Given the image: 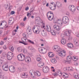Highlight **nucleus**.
<instances>
[{
  "instance_id": "46",
  "label": "nucleus",
  "mask_w": 79,
  "mask_h": 79,
  "mask_svg": "<svg viewBox=\"0 0 79 79\" xmlns=\"http://www.w3.org/2000/svg\"><path fill=\"white\" fill-rule=\"evenodd\" d=\"M15 13V12L14 11H11L10 15H14Z\"/></svg>"
},
{
  "instance_id": "25",
  "label": "nucleus",
  "mask_w": 79,
  "mask_h": 79,
  "mask_svg": "<svg viewBox=\"0 0 79 79\" xmlns=\"http://www.w3.org/2000/svg\"><path fill=\"white\" fill-rule=\"evenodd\" d=\"M11 57V56H8V55H7V59L8 60H9L10 61L12 59V57Z\"/></svg>"
},
{
  "instance_id": "57",
  "label": "nucleus",
  "mask_w": 79,
  "mask_h": 79,
  "mask_svg": "<svg viewBox=\"0 0 79 79\" xmlns=\"http://www.w3.org/2000/svg\"><path fill=\"white\" fill-rule=\"evenodd\" d=\"M53 22H54V23H57V20L56 21L55 20V19H54L53 20Z\"/></svg>"
},
{
  "instance_id": "55",
  "label": "nucleus",
  "mask_w": 79,
  "mask_h": 79,
  "mask_svg": "<svg viewBox=\"0 0 79 79\" xmlns=\"http://www.w3.org/2000/svg\"><path fill=\"white\" fill-rule=\"evenodd\" d=\"M16 34V32H14V31H13V33L12 34V35H15Z\"/></svg>"
},
{
  "instance_id": "11",
  "label": "nucleus",
  "mask_w": 79,
  "mask_h": 79,
  "mask_svg": "<svg viewBox=\"0 0 79 79\" xmlns=\"http://www.w3.org/2000/svg\"><path fill=\"white\" fill-rule=\"evenodd\" d=\"M43 71L45 73H47L49 71V68L47 67H44L43 69Z\"/></svg>"
},
{
  "instance_id": "45",
  "label": "nucleus",
  "mask_w": 79,
  "mask_h": 79,
  "mask_svg": "<svg viewBox=\"0 0 79 79\" xmlns=\"http://www.w3.org/2000/svg\"><path fill=\"white\" fill-rule=\"evenodd\" d=\"M23 74H23L22 76V77H23V78H25V77H23V76H26V73H23Z\"/></svg>"
},
{
  "instance_id": "51",
  "label": "nucleus",
  "mask_w": 79,
  "mask_h": 79,
  "mask_svg": "<svg viewBox=\"0 0 79 79\" xmlns=\"http://www.w3.org/2000/svg\"><path fill=\"white\" fill-rule=\"evenodd\" d=\"M57 72H58V74H60L61 75H62V73H61V72L60 71H58Z\"/></svg>"
},
{
  "instance_id": "32",
  "label": "nucleus",
  "mask_w": 79,
  "mask_h": 79,
  "mask_svg": "<svg viewBox=\"0 0 79 79\" xmlns=\"http://www.w3.org/2000/svg\"><path fill=\"white\" fill-rule=\"evenodd\" d=\"M39 64H38V67H40V65H41V66H44V64H43V65L42 64V62H39Z\"/></svg>"
},
{
  "instance_id": "33",
  "label": "nucleus",
  "mask_w": 79,
  "mask_h": 79,
  "mask_svg": "<svg viewBox=\"0 0 79 79\" xmlns=\"http://www.w3.org/2000/svg\"><path fill=\"white\" fill-rule=\"evenodd\" d=\"M74 77L75 78V79H79V75L77 74V75H74Z\"/></svg>"
},
{
  "instance_id": "41",
  "label": "nucleus",
  "mask_w": 79,
  "mask_h": 79,
  "mask_svg": "<svg viewBox=\"0 0 79 79\" xmlns=\"http://www.w3.org/2000/svg\"><path fill=\"white\" fill-rule=\"evenodd\" d=\"M49 8L51 10H55V8H53L52 7H50V6H49Z\"/></svg>"
},
{
  "instance_id": "39",
  "label": "nucleus",
  "mask_w": 79,
  "mask_h": 79,
  "mask_svg": "<svg viewBox=\"0 0 79 79\" xmlns=\"http://www.w3.org/2000/svg\"><path fill=\"white\" fill-rule=\"evenodd\" d=\"M2 64H3V61L2 60H0V67H1Z\"/></svg>"
},
{
  "instance_id": "42",
  "label": "nucleus",
  "mask_w": 79,
  "mask_h": 79,
  "mask_svg": "<svg viewBox=\"0 0 79 79\" xmlns=\"http://www.w3.org/2000/svg\"><path fill=\"white\" fill-rule=\"evenodd\" d=\"M17 50H18V52H22V50H21V49H19V48H17Z\"/></svg>"
},
{
  "instance_id": "48",
  "label": "nucleus",
  "mask_w": 79,
  "mask_h": 79,
  "mask_svg": "<svg viewBox=\"0 0 79 79\" xmlns=\"http://www.w3.org/2000/svg\"><path fill=\"white\" fill-rule=\"evenodd\" d=\"M27 30H28V31L30 30V31H31V27H27Z\"/></svg>"
},
{
  "instance_id": "56",
  "label": "nucleus",
  "mask_w": 79,
  "mask_h": 79,
  "mask_svg": "<svg viewBox=\"0 0 79 79\" xmlns=\"http://www.w3.org/2000/svg\"><path fill=\"white\" fill-rule=\"evenodd\" d=\"M29 10V7L28 6H27V7H26L25 9V10L26 11H27V10Z\"/></svg>"
},
{
  "instance_id": "22",
  "label": "nucleus",
  "mask_w": 79,
  "mask_h": 79,
  "mask_svg": "<svg viewBox=\"0 0 79 79\" xmlns=\"http://www.w3.org/2000/svg\"><path fill=\"white\" fill-rule=\"evenodd\" d=\"M52 16L50 15L49 17H48V20L49 21H52L53 19V18H54V15H53L52 17L51 18Z\"/></svg>"
},
{
  "instance_id": "12",
  "label": "nucleus",
  "mask_w": 79,
  "mask_h": 79,
  "mask_svg": "<svg viewBox=\"0 0 79 79\" xmlns=\"http://www.w3.org/2000/svg\"><path fill=\"white\" fill-rule=\"evenodd\" d=\"M67 47L70 48H73V44L71 43L67 44Z\"/></svg>"
},
{
  "instance_id": "28",
  "label": "nucleus",
  "mask_w": 79,
  "mask_h": 79,
  "mask_svg": "<svg viewBox=\"0 0 79 79\" xmlns=\"http://www.w3.org/2000/svg\"><path fill=\"white\" fill-rule=\"evenodd\" d=\"M39 32H40V30L39 29V28H37V30H35V33L36 34H39Z\"/></svg>"
},
{
  "instance_id": "60",
  "label": "nucleus",
  "mask_w": 79,
  "mask_h": 79,
  "mask_svg": "<svg viewBox=\"0 0 79 79\" xmlns=\"http://www.w3.org/2000/svg\"><path fill=\"white\" fill-rule=\"evenodd\" d=\"M55 69H52V70H51V71H53V72H55Z\"/></svg>"
},
{
  "instance_id": "3",
  "label": "nucleus",
  "mask_w": 79,
  "mask_h": 79,
  "mask_svg": "<svg viewBox=\"0 0 79 79\" xmlns=\"http://www.w3.org/2000/svg\"><path fill=\"white\" fill-rule=\"evenodd\" d=\"M54 29L56 30V33L57 34H60V30H61V27H60L57 25H54L53 26Z\"/></svg>"
},
{
  "instance_id": "58",
  "label": "nucleus",
  "mask_w": 79,
  "mask_h": 79,
  "mask_svg": "<svg viewBox=\"0 0 79 79\" xmlns=\"http://www.w3.org/2000/svg\"><path fill=\"white\" fill-rule=\"evenodd\" d=\"M64 71H66V70H67V68L66 67H65L64 68Z\"/></svg>"
},
{
  "instance_id": "8",
  "label": "nucleus",
  "mask_w": 79,
  "mask_h": 79,
  "mask_svg": "<svg viewBox=\"0 0 79 79\" xmlns=\"http://www.w3.org/2000/svg\"><path fill=\"white\" fill-rule=\"evenodd\" d=\"M40 49L39 48V51H40L41 52V53L45 54L47 52V49H46V48H41Z\"/></svg>"
},
{
  "instance_id": "36",
  "label": "nucleus",
  "mask_w": 79,
  "mask_h": 79,
  "mask_svg": "<svg viewBox=\"0 0 79 79\" xmlns=\"http://www.w3.org/2000/svg\"><path fill=\"white\" fill-rule=\"evenodd\" d=\"M59 48V47H58V46H54V50H58V49Z\"/></svg>"
},
{
  "instance_id": "50",
  "label": "nucleus",
  "mask_w": 79,
  "mask_h": 79,
  "mask_svg": "<svg viewBox=\"0 0 79 79\" xmlns=\"http://www.w3.org/2000/svg\"><path fill=\"white\" fill-rule=\"evenodd\" d=\"M20 25L21 26L23 27V26H24V23H21Z\"/></svg>"
},
{
  "instance_id": "54",
  "label": "nucleus",
  "mask_w": 79,
  "mask_h": 79,
  "mask_svg": "<svg viewBox=\"0 0 79 79\" xmlns=\"http://www.w3.org/2000/svg\"><path fill=\"white\" fill-rule=\"evenodd\" d=\"M27 19V18H26V17H25L23 19V21H26V19Z\"/></svg>"
},
{
  "instance_id": "18",
  "label": "nucleus",
  "mask_w": 79,
  "mask_h": 79,
  "mask_svg": "<svg viewBox=\"0 0 79 79\" xmlns=\"http://www.w3.org/2000/svg\"><path fill=\"white\" fill-rule=\"evenodd\" d=\"M7 55L8 56H11L12 57H13V54L11 52H8Z\"/></svg>"
},
{
  "instance_id": "61",
  "label": "nucleus",
  "mask_w": 79,
  "mask_h": 79,
  "mask_svg": "<svg viewBox=\"0 0 79 79\" xmlns=\"http://www.w3.org/2000/svg\"><path fill=\"white\" fill-rule=\"evenodd\" d=\"M77 21H78V22H79V17H77Z\"/></svg>"
},
{
  "instance_id": "43",
  "label": "nucleus",
  "mask_w": 79,
  "mask_h": 79,
  "mask_svg": "<svg viewBox=\"0 0 79 79\" xmlns=\"http://www.w3.org/2000/svg\"><path fill=\"white\" fill-rule=\"evenodd\" d=\"M53 75L54 76H57V75H58V74H57V73H53Z\"/></svg>"
},
{
  "instance_id": "9",
  "label": "nucleus",
  "mask_w": 79,
  "mask_h": 79,
  "mask_svg": "<svg viewBox=\"0 0 79 79\" xmlns=\"http://www.w3.org/2000/svg\"><path fill=\"white\" fill-rule=\"evenodd\" d=\"M9 69L11 73H14V72L15 71V67L13 66V65L10 66Z\"/></svg>"
},
{
  "instance_id": "52",
  "label": "nucleus",
  "mask_w": 79,
  "mask_h": 79,
  "mask_svg": "<svg viewBox=\"0 0 79 79\" xmlns=\"http://www.w3.org/2000/svg\"><path fill=\"white\" fill-rule=\"evenodd\" d=\"M48 12L50 13V15H52L53 16L54 15H53V13H52V11H49Z\"/></svg>"
},
{
  "instance_id": "62",
  "label": "nucleus",
  "mask_w": 79,
  "mask_h": 79,
  "mask_svg": "<svg viewBox=\"0 0 79 79\" xmlns=\"http://www.w3.org/2000/svg\"><path fill=\"white\" fill-rule=\"evenodd\" d=\"M30 13H27V16L28 17L29 16V15H30Z\"/></svg>"
},
{
  "instance_id": "14",
  "label": "nucleus",
  "mask_w": 79,
  "mask_h": 79,
  "mask_svg": "<svg viewBox=\"0 0 79 79\" xmlns=\"http://www.w3.org/2000/svg\"><path fill=\"white\" fill-rule=\"evenodd\" d=\"M51 61L52 63L54 64L56 63L57 62L55 58L52 59L51 60Z\"/></svg>"
},
{
  "instance_id": "26",
  "label": "nucleus",
  "mask_w": 79,
  "mask_h": 79,
  "mask_svg": "<svg viewBox=\"0 0 79 79\" xmlns=\"http://www.w3.org/2000/svg\"><path fill=\"white\" fill-rule=\"evenodd\" d=\"M35 72H33V70H31L30 71V74L31 76H34V75H35Z\"/></svg>"
},
{
  "instance_id": "24",
  "label": "nucleus",
  "mask_w": 79,
  "mask_h": 79,
  "mask_svg": "<svg viewBox=\"0 0 79 79\" xmlns=\"http://www.w3.org/2000/svg\"><path fill=\"white\" fill-rule=\"evenodd\" d=\"M36 60L39 63H42V59L40 57H38L36 59Z\"/></svg>"
},
{
  "instance_id": "17",
  "label": "nucleus",
  "mask_w": 79,
  "mask_h": 79,
  "mask_svg": "<svg viewBox=\"0 0 79 79\" xmlns=\"http://www.w3.org/2000/svg\"><path fill=\"white\" fill-rule=\"evenodd\" d=\"M48 56L50 57V58H51L52 57H53V56H54V55L53 54H52V52H49L48 54Z\"/></svg>"
},
{
  "instance_id": "47",
  "label": "nucleus",
  "mask_w": 79,
  "mask_h": 79,
  "mask_svg": "<svg viewBox=\"0 0 79 79\" xmlns=\"http://www.w3.org/2000/svg\"><path fill=\"white\" fill-rule=\"evenodd\" d=\"M3 48L4 49V50H6L7 49V48L6 46V45H5L3 46Z\"/></svg>"
},
{
  "instance_id": "15",
  "label": "nucleus",
  "mask_w": 79,
  "mask_h": 79,
  "mask_svg": "<svg viewBox=\"0 0 79 79\" xmlns=\"http://www.w3.org/2000/svg\"><path fill=\"white\" fill-rule=\"evenodd\" d=\"M31 60V58L29 56H27L26 57L25 59V61L26 62H27V61L28 62H29V60Z\"/></svg>"
},
{
  "instance_id": "4",
  "label": "nucleus",
  "mask_w": 79,
  "mask_h": 79,
  "mask_svg": "<svg viewBox=\"0 0 79 79\" xmlns=\"http://www.w3.org/2000/svg\"><path fill=\"white\" fill-rule=\"evenodd\" d=\"M70 34H71L70 31H66L64 32V34L65 36H69V40H71L73 39V37L71 36Z\"/></svg>"
},
{
  "instance_id": "30",
  "label": "nucleus",
  "mask_w": 79,
  "mask_h": 79,
  "mask_svg": "<svg viewBox=\"0 0 79 79\" xmlns=\"http://www.w3.org/2000/svg\"><path fill=\"white\" fill-rule=\"evenodd\" d=\"M65 75H63V77H65V78H67L69 76L68 75V74L67 73H65Z\"/></svg>"
},
{
  "instance_id": "27",
  "label": "nucleus",
  "mask_w": 79,
  "mask_h": 79,
  "mask_svg": "<svg viewBox=\"0 0 79 79\" xmlns=\"http://www.w3.org/2000/svg\"><path fill=\"white\" fill-rule=\"evenodd\" d=\"M51 32L53 35H56V33H55V31L54 30H52Z\"/></svg>"
},
{
  "instance_id": "16",
  "label": "nucleus",
  "mask_w": 79,
  "mask_h": 79,
  "mask_svg": "<svg viewBox=\"0 0 79 79\" xmlns=\"http://www.w3.org/2000/svg\"><path fill=\"white\" fill-rule=\"evenodd\" d=\"M35 75H36L37 76L39 77L40 76L41 74H40V73L39 72V71H36L35 72Z\"/></svg>"
},
{
  "instance_id": "29",
  "label": "nucleus",
  "mask_w": 79,
  "mask_h": 79,
  "mask_svg": "<svg viewBox=\"0 0 79 79\" xmlns=\"http://www.w3.org/2000/svg\"><path fill=\"white\" fill-rule=\"evenodd\" d=\"M9 49L11 51H13L14 50V48H13V46H10V47H9Z\"/></svg>"
},
{
  "instance_id": "40",
  "label": "nucleus",
  "mask_w": 79,
  "mask_h": 79,
  "mask_svg": "<svg viewBox=\"0 0 79 79\" xmlns=\"http://www.w3.org/2000/svg\"><path fill=\"white\" fill-rule=\"evenodd\" d=\"M33 31L34 32V33H35V31H36V29H35V27H34L33 28Z\"/></svg>"
},
{
  "instance_id": "19",
  "label": "nucleus",
  "mask_w": 79,
  "mask_h": 79,
  "mask_svg": "<svg viewBox=\"0 0 79 79\" xmlns=\"http://www.w3.org/2000/svg\"><path fill=\"white\" fill-rule=\"evenodd\" d=\"M56 5L57 7H61L62 6V4L59 2H57L56 3Z\"/></svg>"
},
{
  "instance_id": "21",
  "label": "nucleus",
  "mask_w": 79,
  "mask_h": 79,
  "mask_svg": "<svg viewBox=\"0 0 79 79\" xmlns=\"http://www.w3.org/2000/svg\"><path fill=\"white\" fill-rule=\"evenodd\" d=\"M28 48L29 49V50H32V51L33 50V52H35V49L34 48L31 46H29Z\"/></svg>"
},
{
  "instance_id": "63",
  "label": "nucleus",
  "mask_w": 79,
  "mask_h": 79,
  "mask_svg": "<svg viewBox=\"0 0 79 79\" xmlns=\"http://www.w3.org/2000/svg\"><path fill=\"white\" fill-rule=\"evenodd\" d=\"M51 70H52V69H54V67H51Z\"/></svg>"
},
{
  "instance_id": "53",
  "label": "nucleus",
  "mask_w": 79,
  "mask_h": 79,
  "mask_svg": "<svg viewBox=\"0 0 79 79\" xmlns=\"http://www.w3.org/2000/svg\"><path fill=\"white\" fill-rule=\"evenodd\" d=\"M0 45H3V42L2 41L0 43Z\"/></svg>"
},
{
  "instance_id": "38",
  "label": "nucleus",
  "mask_w": 79,
  "mask_h": 79,
  "mask_svg": "<svg viewBox=\"0 0 79 79\" xmlns=\"http://www.w3.org/2000/svg\"><path fill=\"white\" fill-rule=\"evenodd\" d=\"M37 18L38 19H37L35 20V22H36V21H37V22H38V21H40L39 19H40V17H37Z\"/></svg>"
},
{
  "instance_id": "49",
  "label": "nucleus",
  "mask_w": 79,
  "mask_h": 79,
  "mask_svg": "<svg viewBox=\"0 0 79 79\" xmlns=\"http://www.w3.org/2000/svg\"><path fill=\"white\" fill-rule=\"evenodd\" d=\"M43 5H45V4H46L47 3V1H44L43 2Z\"/></svg>"
},
{
  "instance_id": "5",
  "label": "nucleus",
  "mask_w": 79,
  "mask_h": 79,
  "mask_svg": "<svg viewBox=\"0 0 79 79\" xmlns=\"http://www.w3.org/2000/svg\"><path fill=\"white\" fill-rule=\"evenodd\" d=\"M2 68L3 70L5 71H8L9 70V65H8L7 64H4Z\"/></svg>"
},
{
  "instance_id": "64",
  "label": "nucleus",
  "mask_w": 79,
  "mask_h": 79,
  "mask_svg": "<svg viewBox=\"0 0 79 79\" xmlns=\"http://www.w3.org/2000/svg\"><path fill=\"white\" fill-rule=\"evenodd\" d=\"M77 10H79V6L77 7Z\"/></svg>"
},
{
  "instance_id": "31",
  "label": "nucleus",
  "mask_w": 79,
  "mask_h": 79,
  "mask_svg": "<svg viewBox=\"0 0 79 79\" xmlns=\"http://www.w3.org/2000/svg\"><path fill=\"white\" fill-rule=\"evenodd\" d=\"M28 42H29V43H30V44H32L33 45H34V41H32L30 40H27Z\"/></svg>"
},
{
  "instance_id": "34",
  "label": "nucleus",
  "mask_w": 79,
  "mask_h": 79,
  "mask_svg": "<svg viewBox=\"0 0 79 79\" xmlns=\"http://www.w3.org/2000/svg\"><path fill=\"white\" fill-rule=\"evenodd\" d=\"M41 34L43 35V36H44V37H45L46 36V33H45V32H44L43 31H42Z\"/></svg>"
},
{
  "instance_id": "13",
  "label": "nucleus",
  "mask_w": 79,
  "mask_h": 79,
  "mask_svg": "<svg viewBox=\"0 0 79 79\" xmlns=\"http://www.w3.org/2000/svg\"><path fill=\"white\" fill-rule=\"evenodd\" d=\"M66 59L67 61H70L71 60L73 59V57L71 56H69L67 57Z\"/></svg>"
},
{
  "instance_id": "1",
  "label": "nucleus",
  "mask_w": 79,
  "mask_h": 79,
  "mask_svg": "<svg viewBox=\"0 0 79 79\" xmlns=\"http://www.w3.org/2000/svg\"><path fill=\"white\" fill-rule=\"evenodd\" d=\"M57 50H58V55H59L61 57H62V58H64V56H65L66 55V52H62V50L60 48V47H59L57 49Z\"/></svg>"
},
{
  "instance_id": "44",
  "label": "nucleus",
  "mask_w": 79,
  "mask_h": 79,
  "mask_svg": "<svg viewBox=\"0 0 79 79\" xmlns=\"http://www.w3.org/2000/svg\"><path fill=\"white\" fill-rule=\"evenodd\" d=\"M21 8L22 7H19V8L18 9V11H20L21 10Z\"/></svg>"
},
{
  "instance_id": "7",
  "label": "nucleus",
  "mask_w": 79,
  "mask_h": 79,
  "mask_svg": "<svg viewBox=\"0 0 79 79\" xmlns=\"http://www.w3.org/2000/svg\"><path fill=\"white\" fill-rule=\"evenodd\" d=\"M68 17H63L62 18V21L65 24H66L68 22Z\"/></svg>"
},
{
  "instance_id": "6",
  "label": "nucleus",
  "mask_w": 79,
  "mask_h": 79,
  "mask_svg": "<svg viewBox=\"0 0 79 79\" xmlns=\"http://www.w3.org/2000/svg\"><path fill=\"white\" fill-rule=\"evenodd\" d=\"M69 9L72 12H75L76 11V7L74 5H70L69 7Z\"/></svg>"
},
{
  "instance_id": "10",
  "label": "nucleus",
  "mask_w": 79,
  "mask_h": 79,
  "mask_svg": "<svg viewBox=\"0 0 79 79\" xmlns=\"http://www.w3.org/2000/svg\"><path fill=\"white\" fill-rule=\"evenodd\" d=\"M25 37H23L21 39V40L22 41H19V43L20 44H23L24 45H28V44L26 43V41H24V40Z\"/></svg>"
},
{
  "instance_id": "35",
  "label": "nucleus",
  "mask_w": 79,
  "mask_h": 79,
  "mask_svg": "<svg viewBox=\"0 0 79 79\" xmlns=\"http://www.w3.org/2000/svg\"><path fill=\"white\" fill-rule=\"evenodd\" d=\"M27 33H24L23 34V35L25 38H27Z\"/></svg>"
},
{
  "instance_id": "59",
  "label": "nucleus",
  "mask_w": 79,
  "mask_h": 79,
  "mask_svg": "<svg viewBox=\"0 0 79 79\" xmlns=\"http://www.w3.org/2000/svg\"><path fill=\"white\" fill-rule=\"evenodd\" d=\"M74 64H75V65H76V66H77V65H78V63H75Z\"/></svg>"
},
{
  "instance_id": "20",
  "label": "nucleus",
  "mask_w": 79,
  "mask_h": 79,
  "mask_svg": "<svg viewBox=\"0 0 79 79\" xmlns=\"http://www.w3.org/2000/svg\"><path fill=\"white\" fill-rule=\"evenodd\" d=\"M61 43L63 44V45H64L66 43V40H64V39H62L61 41Z\"/></svg>"
},
{
  "instance_id": "37",
  "label": "nucleus",
  "mask_w": 79,
  "mask_h": 79,
  "mask_svg": "<svg viewBox=\"0 0 79 79\" xmlns=\"http://www.w3.org/2000/svg\"><path fill=\"white\" fill-rule=\"evenodd\" d=\"M23 53H27V52L26 49H23Z\"/></svg>"
},
{
  "instance_id": "23",
  "label": "nucleus",
  "mask_w": 79,
  "mask_h": 79,
  "mask_svg": "<svg viewBox=\"0 0 79 79\" xmlns=\"http://www.w3.org/2000/svg\"><path fill=\"white\" fill-rule=\"evenodd\" d=\"M49 28L48 27V26H47L46 27L47 31L48 32H50V31H52L51 30V27H50V26H49Z\"/></svg>"
},
{
  "instance_id": "2",
  "label": "nucleus",
  "mask_w": 79,
  "mask_h": 79,
  "mask_svg": "<svg viewBox=\"0 0 79 79\" xmlns=\"http://www.w3.org/2000/svg\"><path fill=\"white\" fill-rule=\"evenodd\" d=\"M25 58V56L23 54H20L17 56V59L19 61H24Z\"/></svg>"
}]
</instances>
